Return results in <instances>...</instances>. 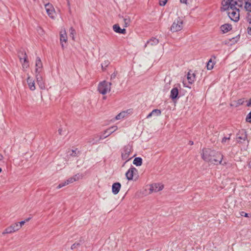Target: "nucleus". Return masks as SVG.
<instances>
[{
    "label": "nucleus",
    "instance_id": "1",
    "mask_svg": "<svg viewBox=\"0 0 251 251\" xmlns=\"http://www.w3.org/2000/svg\"><path fill=\"white\" fill-rule=\"evenodd\" d=\"M202 159L207 162H210L212 163L221 164L223 159V155L221 152L215 151L209 149L203 150L202 155Z\"/></svg>",
    "mask_w": 251,
    "mask_h": 251
},
{
    "label": "nucleus",
    "instance_id": "2",
    "mask_svg": "<svg viewBox=\"0 0 251 251\" xmlns=\"http://www.w3.org/2000/svg\"><path fill=\"white\" fill-rule=\"evenodd\" d=\"M131 151V147L128 145L125 146L121 151V156L123 160H126L124 163L125 165L128 161L130 160L134 155L129 157V155Z\"/></svg>",
    "mask_w": 251,
    "mask_h": 251
},
{
    "label": "nucleus",
    "instance_id": "3",
    "mask_svg": "<svg viewBox=\"0 0 251 251\" xmlns=\"http://www.w3.org/2000/svg\"><path fill=\"white\" fill-rule=\"evenodd\" d=\"M111 85V82L108 83L105 80L100 82L98 88L99 92L102 95H105L110 91Z\"/></svg>",
    "mask_w": 251,
    "mask_h": 251
},
{
    "label": "nucleus",
    "instance_id": "4",
    "mask_svg": "<svg viewBox=\"0 0 251 251\" xmlns=\"http://www.w3.org/2000/svg\"><path fill=\"white\" fill-rule=\"evenodd\" d=\"M183 28V20L180 18L177 17L173 22L171 27V30L174 32L181 30Z\"/></svg>",
    "mask_w": 251,
    "mask_h": 251
},
{
    "label": "nucleus",
    "instance_id": "5",
    "mask_svg": "<svg viewBox=\"0 0 251 251\" xmlns=\"http://www.w3.org/2000/svg\"><path fill=\"white\" fill-rule=\"evenodd\" d=\"M228 15L229 18L233 21L237 22L239 19V10L235 6L234 8H229L227 10Z\"/></svg>",
    "mask_w": 251,
    "mask_h": 251
},
{
    "label": "nucleus",
    "instance_id": "6",
    "mask_svg": "<svg viewBox=\"0 0 251 251\" xmlns=\"http://www.w3.org/2000/svg\"><path fill=\"white\" fill-rule=\"evenodd\" d=\"M237 4V1L233 0H223L222 2L221 11H226L229 8H234Z\"/></svg>",
    "mask_w": 251,
    "mask_h": 251
},
{
    "label": "nucleus",
    "instance_id": "7",
    "mask_svg": "<svg viewBox=\"0 0 251 251\" xmlns=\"http://www.w3.org/2000/svg\"><path fill=\"white\" fill-rule=\"evenodd\" d=\"M18 57L20 62L22 63L24 68H27L29 67V63L27 60V56L25 51L19 52Z\"/></svg>",
    "mask_w": 251,
    "mask_h": 251
},
{
    "label": "nucleus",
    "instance_id": "8",
    "mask_svg": "<svg viewBox=\"0 0 251 251\" xmlns=\"http://www.w3.org/2000/svg\"><path fill=\"white\" fill-rule=\"evenodd\" d=\"M20 228V226H18V223H15L10 226L7 227L2 233L3 235L9 234L18 230Z\"/></svg>",
    "mask_w": 251,
    "mask_h": 251
},
{
    "label": "nucleus",
    "instance_id": "9",
    "mask_svg": "<svg viewBox=\"0 0 251 251\" xmlns=\"http://www.w3.org/2000/svg\"><path fill=\"white\" fill-rule=\"evenodd\" d=\"M45 9L49 16L52 19L54 18L55 10L52 5L50 3L45 4Z\"/></svg>",
    "mask_w": 251,
    "mask_h": 251
},
{
    "label": "nucleus",
    "instance_id": "10",
    "mask_svg": "<svg viewBox=\"0 0 251 251\" xmlns=\"http://www.w3.org/2000/svg\"><path fill=\"white\" fill-rule=\"evenodd\" d=\"M36 74V82L39 86L40 88L42 90H44L46 88L45 84L43 79L42 76L39 73Z\"/></svg>",
    "mask_w": 251,
    "mask_h": 251
},
{
    "label": "nucleus",
    "instance_id": "11",
    "mask_svg": "<svg viewBox=\"0 0 251 251\" xmlns=\"http://www.w3.org/2000/svg\"><path fill=\"white\" fill-rule=\"evenodd\" d=\"M137 173V170L134 167H130L126 174V178L128 180H131L133 179V176Z\"/></svg>",
    "mask_w": 251,
    "mask_h": 251
},
{
    "label": "nucleus",
    "instance_id": "12",
    "mask_svg": "<svg viewBox=\"0 0 251 251\" xmlns=\"http://www.w3.org/2000/svg\"><path fill=\"white\" fill-rule=\"evenodd\" d=\"M68 40L67 34L65 30H62L60 33V41L61 45L62 48L63 49L65 47V45L63 44L64 42L65 44L67 43Z\"/></svg>",
    "mask_w": 251,
    "mask_h": 251
},
{
    "label": "nucleus",
    "instance_id": "13",
    "mask_svg": "<svg viewBox=\"0 0 251 251\" xmlns=\"http://www.w3.org/2000/svg\"><path fill=\"white\" fill-rule=\"evenodd\" d=\"M178 89L177 87H174L171 91V94L170 97L173 100V101H175L178 97Z\"/></svg>",
    "mask_w": 251,
    "mask_h": 251
},
{
    "label": "nucleus",
    "instance_id": "14",
    "mask_svg": "<svg viewBox=\"0 0 251 251\" xmlns=\"http://www.w3.org/2000/svg\"><path fill=\"white\" fill-rule=\"evenodd\" d=\"M118 129V127L117 126H112L107 129L105 130L104 132V137L103 138H106L114 131L117 130Z\"/></svg>",
    "mask_w": 251,
    "mask_h": 251
},
{
    "label": "nucleus",
    "instance_id": "15",
    "mask_svg": "<svg viewBox=\"0 0 251 251\" xmlns=\"http://www.w3.org/2000/svg\"><path fill=\"white\" fill-rule=\"evenodd\" d=\"M35 66H36V69H35V73H40L42 68V63L41 61V60L40 57H37L36 59V63H35Z\"/></svg>",
    "mask_w": 251,
    "mask_h": 251
},
{
    "label": "nucleus",
    "instance_id": "16",
    "mask_svg": "<svg viewBox=\"0 0 251 251\" xmlns=\"http://www.w3.org/2000/svg\"><path fill=\"white\" fill-rule=\"evenodd\" d=\"M121 187V184L120 182L114 183L112 186V193L115 195L117 194L119 192Z\"/></svg>",
    "mask_w": 251,
    "mask_h": 251
},
{
    "label": "nucleus",
    "instance_id": "17",
    "mask_svg": "<svg viewBox=\"0 0 251 251\" xmlns=\"http://www.w3.org/2000/svg\"><path fill=\"white\" fill-rule=\"evenodd\" d=\"M67 153L68 156L76 157L80 154V151L76 148L75 150H68Z\"/></svg>",
    "mask_w": 251,
    "mask_h": 251
},
{
    "label": "nucleus",
    "instance_id": "18",
    "mask_svg": "<svg viewBox=\"0 0 251 251\" xmlns=\"http://www.w3.org/2000/svg\"><path fill=\"white\" fill-rule=\"evenodd\" d=\"M113 30L118 33L125 34L126 33V29L125 28H121L118 24H115L113 26Z\"/></svg>",
    "mask_w": 251,
    "mask_h": 251
},
{
    "label": "nucleus",
    "instance_id": "19",
    "mask_svg": "<svg viewBox=\"0 0 251 251\" xmlns=\"http://www.w3.org/2000/svg\"><path fill=\"white\" fill-rule=\"evenodd\" d=\"M164 188V185L160 183H155L152 185L151 190L154 192H158L162 190Z\"/></svg>",
    "mask_w": 251,
    "mask_h": 251
},
{
    "label": "nucleus",
    "instance_id": "20",
    "mask_svg": "<svg viewBox=\"0 0 251 251\" xmlns=\"http://www.w3.org/2000/svg\"><path fill=\"white\" fill-rule=\"evenodd\" d=\"M220 28L224 33H226L232 29V25L228 24H224L221 26Z\"/></svg>",
    "mask_w": 251,
    "mask_h": 251
},
{
    "label": "nucleus",
    "instance_id": "21",
    "mask_svg": "<svg viewBox=\"0 0 251 251\" xmlns=\"http://www.w3.org/2000/svg\"><path fill=\"white\" fill-rule=\"evenodd\" d=\"M130 109L127 110L126 111H123L118 114L115 117L116 120H121L125 117H126L128 114L129 113Z\"/></svg>",
    "mask_w": 251,
    "mask_h": 251
},
{
    "label": "nucleus",
    "instance_id": "22",
    "mask_svg": "<svg viewBox=\"0 0 251 251\" xmlns=\"http://www.w3.org/2000/svg\"><path fill=\"white\" fill-rule=\"evenodd\" d=\"M158 43L159 40L157 39L152 37L147 42L145 47H147L148 45L155 46L157 45Z\"/></svg>",
    "mask_w": 251,
    "mask_h": 251
},
{
    "label": "nucleus",
    "instance_id": "23",
    "mask_svg": "<svg viewBox=\"0 0 251 251\" xmlns=\"http://www.w3.org/2000/svg\"><path fill=\"white\" fill-rule=\"evenodd\" d=\"M161 111L160 109H155L153 110L147 116V118H150L152 116H159L161 115Z\"/></svg>",
    "mask_w": 251,
    "mask_h": 251
},
{
    "label": "nucleus",
    "instance_id": "24",
    "mask_svg": "<svg viewBox=\"0 0 251 251\" xmlns=\"http://www.w3.org/2000/svg\"><path fill=\"white\" fill-rule=\"evenodd\" d=\"M27 83L28 84V87L29 89L31 91H34L35 90V86L34 81L32 80L30 77H28L27 78Z\"/></svg>",
    "mask_w": 251,
    "mask_h": 251
},
{
    "label": "nucleus",
    "instance_id": "25",
    "mask_svg": "<svg viewBox=\"0 0 251 251\" xmlns=\"http://www.w3.org/2000/svg\"><path fill=\"white\" fill-rule=\"evenodd\" d=\"M187 79L189 83L192 84L195 80V74L190 71L187 74Z\"/></svg>",
    "mask_w": 251,
    "mask_h": 251
},
{
    "label": "nucleus",
    "instance_id": "26",
    "mask_svg": "<svg viewBox=\"0 0 251 251\" xmlns=\"http://www.w3.org/2000/svg\"><path fill=\"white\" fill-rule=\"evenodd\" d=\"M237 138L241 140L245 141L247 138V134L246 132L244 130L240 131L239 133L237 134Z\"/></svg>",
    "mask_w": 251,
    "mask_h": 251
},
{
    "label": "nucleus",
    "instance_id": "27",
    "mask_svg": "<svg viewBox=\"0 0 251 251\" xmlns=\"http://www.w3.org/2000/svg\"><path fill=\"white\" fill-rule=\"evenodd\" d=\"M133 164L136 166H140L142 164V159L141 157H135L133 162Z\"/></svg>",
    "mask_w": 251,
    "mask_h": 251
},
{
    "label": "nucleus",
    "instance_id": "28",
    "mask_svg": "<svg viewBox=\"0 0 251 251\" xmlns=\"http://www.w3.org/2000/svg\"><path fill=\"white\" fill-rule=\"evenodd\" d=\"M101 138L100 137V139H99V140H96L93 137H91V138H89V139H88V141H87V142L88 143H90L92 145H94V144H96L97 143V142L100 140L101 139Z\"/></svg>",
    "mask_w": 251,
    "mask_h": 251
},
{
    "label": "nucleus",
    "instance_id": "29",
    "mask_svg": "<svg viewBox=\"0 0 251 251\" xmlns=\"http://www.w3.org/2000/svg\"><path fill=\"white\" fill-rule=\"evenodd\" d=\"M76 34V32L75 29L71 27L70 28V36L72 38L73 40L75 39V35Z\"/></svg>",
    "mask_w": 251,
    "mask_h": 251
},
{
    "label": "nucleus",
    "instance_id": "30",
    "mask_svg": "<svg viewBox=\"0 0 251 251\" xmlns=\"http://www.w3.org/2000/svg\"><path fill=\"white\" fill-rule=\"evenodd\" d=\"M214 63L212 62V59H210L207 63V69L208 70H211L213 68Z\"/></svg>",
    "mask_w": 251,
    "mask_h": 251
},
{
    "label": "nucleus",
    "instance_id": "31",
    "mask_svg": "<svg viewBox=\"0 0 251 251\" xmlns=\"http://www.w3.org/2000/svg\"><path fill=\"white\" fill-rule=\"evenodd\" d=\"M110 62L108 60H105L102 62L101 64L102 69L104 71L106 69V68L109 65Z\"/></svg>",
    "mask_w": 251,
    "mask_h": 251
},
{
    "label": "nucleus",
    "instance_id": "32",
    "mask_svg": "<svg viewBox=\"0 0 251 251\" xmlns=\"http://www.w3.org/2000/svg\"><path fill=\"white\" fill-rule=\"evenodd\" d=\"M124 26L125 27H127L130 23V19L129 17L128 18H125L124 19Z\"/></svg>",
    "mask_w": 251,
    "mask_h": 251
},
{
    "label": "nucleus",
    "instance_id": "33",
    "mask_svg": "<svg viewBox=\"0 0 251 251\" xmlns=\"http://www.w3.org/2000/svg\"><path fill=\"white\" fill-rule=\"evenodd\" d=\"M80 243H75L73 245H72L71 249V250H74L75 249L77 248L78 246L80 245Z\"/></svg>",
    "mask_w": 251,
    "mask_h": 251
},
{
    "label": "nucleus",
    "instance_id": "34",
    "mask_svg": "<svg viewBox=\"0 0 251 251\" xmlns=\"http://www.w3.org/2000/svg\"><path fill=\"white\" fill-rule=\"evenodd\" d=\"M75 178L74 177H70L68 179H67L66 181V183L69 184V183H73V182L75 181Z\"/></svg>",
    "mask_w": 251,
    "mask_h": 251
},
{
    "label": "nucleus",
    "instance_id": "35",
    "mask_svg": "<svg viewBox=\"0 0 251 251\" xmlns=\"http://www.w3.org/2000/svg\"><path fill=\"white\" fill-rule=\"evenodd\" d=\"M66 185H68V184L66 183V181H65V182H62V183H60L57 186V189H60L65 186H66Z\"/></svg>",
    "mask_w": 251,
    "mask_h": 251
},
{
    "label": "nucleus",
    "instance_id": "36",
    "mask_svg": "<svg viewBox=\"0 0 251 251\" xmlns=\"http://www.w3.org/2000/svg\"><path fill=\"white\" fill-rule=\"evenodd\" d=\"M117 72H114L111 75V76H110V80H112L113 79H114L116 76H117Z\"/></svg>",
    "mask_w": 251,
    "mask_h": 251
},
{
    "label": "nucleus",
    "instance_id": "37",
    "mask_svg": "<svg viewBox=\"0 0 251 251\" xmlns=\"http://www.w3.org/2000/svg\"><path fill=\"white\" fill-rule=\"evenodd\" d=\"M73 177L76 178L75 179V181L79 179L80 178L82 177V175H80L79 174H77L75 175Z\"/></svg>",
    "mask_w": 251,
    "mask_h": 251
},
{
    "label": "nucleus",
    "instance_id": "38",
    "mask_svg": "<svg viewBox=\"0 0 251 251\" xmlns=\"http://www.w3.org/2000/svg\"><path fill=\"white\" fill-rule=\"evenodd\" d=\"M167 0H160L159 4L160 6H164L167 3Z\"/></svg>",
    "mask_w": 251,
    "mask_h": 251
},
{
    "label": "nucleus",
    "instance_id": "39",
    "mask_svg": "<svg viewBox=\"0 0 251 251\" xmlns=\"http://www.w3.org/2000/svg\"><path fill=\"white\" fill-rule=\"evenodd\" d=\"M239 35H238V36H237L236 37H233L231 39H230V41H232L233 42H237V41H238V40L239 39Z\"/></svg>",
    "mask_w": 251,
    "mask_h": 251
},
{
    "label": "nucleus",
    "instance_id": "40",
    "mask_svg": "<svg viewBox=\"0 0 251 251\" xmlns=\"http://www.w3.org/2000/svg\"><path fill=\"white\" fill-rule=\"evenodd\" d=\"M230 139V136L228 137H224L222 139V143H226L227 140H229Z\"/></svg>",
    "mask_w": 251,
    "mask_h": 251
},
{
    "label": "nucleus",
    "instance_id": "41",
    "mask_svg": "<svg viewBox=\"0 0 251 251\" xmlns=\"http://www.w3.org/2000/svg\"><path fill=\"white\" fill-rule=\"evenodd\" d=\"M240 215L241 216H244L245 217H248V214L244 212V211H242L240 212Z\"/></svg>",
    "mask_w": 251,
    "mask_h": 251
},
{
    "label": "nucleus",
    "instance_id": "42",
    "mask_svg": "<svg viewBox=\"0 0 251 251\" xmlns=\"http://www.w3.org/2000/svg\"><path fill=\"white\" fill-rule=\"evenodd\" d=\"M244 102V99H239V100H238V101H237V103L240 105L243 104Z\"/></svg>",
    "mask_w": 251,
    "mask_h": 251
},
{
    "label": "nucleus",
    "instance_id": "43",
    "mask_svg": "<svg viewBox=\"0 0 251 251\" xmlns=\"http://www.w3.org/2000/svg\"><path fill=\"white\" fill-rule=\"evenodd\" d=\"M25 223V221H22L18 223V226H20V228Z\"/></svg>",
    "mask_w": 251,
    "mask_h": 251
},
{
    "label": "nucleus",
    "instance_id": "44",
    "mask_svg": "<svg viewBox=\"0 0 251 251\" xmlns=\"http://www.w3.org/2000/svg\"><path fill=\"white\" fill-rule=\"evenodd\" d=\"M246 105L248 107L251 106V98L247 101Z\"/></svg>",
    "mask_w": 251,
    "mask_h": 251
},
{
    "label": "nucleus",
    "instance_id": "45",
    "mask_svg": "<svg viewBox=\"0 0 251 251\" xmlns=\"http://www.w3.org/2000/svg\"><path fill=\"white\" fill-rule=\"evenodd\" d=\"M188 0H180V2L183 3L187 4Z\"/></svg>",
    "mask_w": 251,
    "mask_h": 251
},
{
    "label": "nucleus",
    "instance_id": "46",
    "mask_svg": "<svg viewBox=\"0 0 251 251\" xmlns=\"http://www.w3.org/2000/svg\"><path fill=\"white\" fill-rule=\"evenodd\" d=\"M62 129L61 128H59L58 129V133L60 135H62Z\"/></svg>",
    "mask_w": 251,
    "mask_h": 251
},
{
    "label": "nucleus",
    "instance_id": "47",
    "mask_svg": "<svg viewBox=\"0 0 251 251\" xmlns=\"http://www.w3.org/2000/svg\"><path fill=\"white\" fill-rule=\"evenodd\" d=\"M248 33L249 34L251 35V27L248 28Z\"/></svg>",
    "mask_w": 251,
    "mask_h": 251
},
{
    "label": "nucleus",
    "instance_id": "48",
    "mask_svg": "<svg viewBox=\"0 0 251 251\" xmlns=\"http://www.w3.org/2000/svg\"><path fill=\"white\" fill-rule=\"evenodd\" d=\"M3 159V155L1 153H0V161L2 160Z\"/></svg>",
    "mask_w": 251,
    "mask_h": 251
},
{
    "label": "nucleus",
    "instance_id": "49",
    "mask_svg": "<svg viewBox=\"0 0 251 251\" xmlns=\"http://www.w3.org/2000/svg\"><path fill=\"white\" fill-rule=\"evenodd\" d=\"M67 4H68V5L69 6V7L70 8V1L68 0V1H67Z\"/></svg>",
    "mask_w": 251,
    "mask_h": 251
},
{
    "label": "nucleus",
    "instance_id": "50",
    "mask_svg": "<svg viewBox=\"0 0 251 251\" xmlns=\"http://www.w3.org/2000/svg\"><path fill=\"white\" fill-rule=\"evenodd\" d=\"M189 144H190V145H193V141H189Z\"/></svg>",
    "mask_w": 251,
    "mask_h": 251
},
{
    "label": "nucleus",
    "instance_id": "51",
    "mask_svg": "<svg viewBox=\"0 0 251 251\" xmlns=\"http://www.w3.org/2000/svg\"><path fill=\"white\" fill-rule=\"evenodd\" d=\"M249 21L250 24H251V17L249 18Z\"/></svg>",
    "mask_w": 251,
    "mask_h": 251
},
{
    "label": "nucleus",
    "instance_id": "52",
    "mask_svg": "<svg viewBox=\"0 0 251 251\" xmlns=\"http://www.w3.org/2000/svg\"><path fill=\"white\" fill-rule=\"evenodd\" d=\"M30 219V218H28L26 219L25 220V222H27V221H28Z\"/></svg>",
    "mask_w": 251,
    "mask_h": 251
},
{
    "label": "nucleus",
    "instance_id": "53",
    "mask_svg": "<svg viewBox=\"0 0 251 251\" xmlns=\"http://www.w3.org/2000/svg\"><path fill=\"white\" fill-rule=\"evenodd\" d=\"M239 2L243 3V0H238Z\"/></svg>",
    "mask_w": 251,
    "mask_h": 251
},
{
    "label": "nucleus",
    "instance_id": "54",
    "mask_svg": "<svg viewBox=\"0 0 251 251\" xmlns=\"http://www.w3.org/2000/svg\"><path fill=\"white\" fill-rule=\"evenodd\" d=\"M1 171H2V169H1V168H0V173H1Z\"/></svg>",
    "mask_w": 251,
    "mask_h": 251
}]
</instances>
